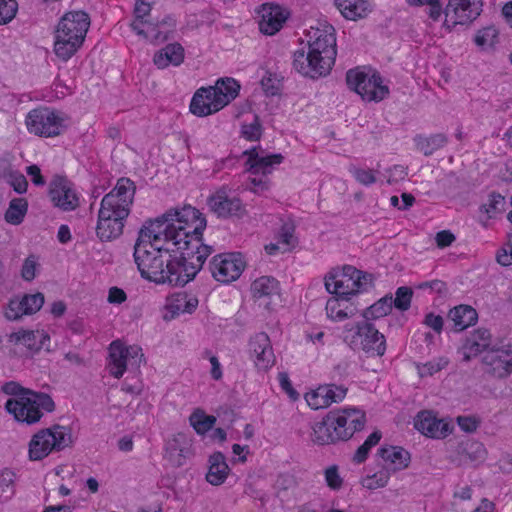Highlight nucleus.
Instances as JSON below:
<instances>
[{"instance_id": "obj_1", "label": "nucleus", "mask_w": 512, "mask_h": 512, "mask_svg": "<svg viewBox=\"0 0 512 512\" xmlns=\"http://www.w3.org/2000/svg\"><path fill=\"white\" fill-rule=\"evenodd\" d=\"M207 225L203 214L190 205L168 210L146 222L134 246L141 276L157 284L184 286L200 271L211 246L202 243Z\"/></svg>"}, {"instance_id": "obj_2", "label": "nucleus", "mask_w": 512, "mask_h": 512, "mask_svg": "<svg viewBox=\"0 0 512 512\" xmlns=\"http://www.w3.org/2000/svg\"><path fill=\"white\" fill-rule=\"evenodd\" d=\"M306 37L307 50L300 49L294 53V68L312 79L328 75L337 55L334 27L327 22H319L309 28Z\"/></svg>"}, {"instance_id": "obj_3", "label": "nucleus", "mask_w": 512, "mask_h": 512, "mask_svg": "<svg viewBox=\"0 0 512 512\" xmlns=\"http://www.w3.org/2000/svg\"><path fill=\"white\" fill-rule=\"evenodd\" d=\"M135 185L128 178H121L100 202L96 235L101 241H110L123 232L124 221L130 213L135 195Z\"/></svg>"}, {"instance_id": "obj_4", "label": "nucleus", "mask_w": 512, "mask_h": 512, "mask_svg": "<svg viewBox=\"0 0 512 512\" xmlns=\"http://www.w3.org/2000/svg\"><path fill=\"white\" fill-rule=\"evenodd\" d=\"M1 390L10 396L5 402V410L19 423L36 424L45 412L55 409L54 401L48 394L24 388L17 382H6Z\"/></svg>"}, {"instance_id": "obj_5", "label": "nucleus", "mask_w": 512, "mask_h": 512, "mask_svg": "<svg viewBox=\"0 0 512 512\" xmlns=\"http://www.w3.org/2000/svg\"><path fill=\"white\" fill-rule=\"evenodd\" d=\"M90 19L83 11L66 13L54 31L53 52L63 62L71 59L84 43Z\"/></svg>"}, {"instance_id": "obj_6", "label": "nucleus", "mask_w": 512, "mask_h": 512, "mask_svg": "<svg viewBox=\"0 0 512 512\" xmlns=\"http://www.w3.org/2000/svg\"><path fill=\"white\" fill-rule=\"evenodd\" d=\"M239 91L240 84L235 79H218L215 85L196 90L190 102V112L197 117L215 114L232 102Z\"/></svg>"}, {"instance_id": "obj_7", "label": "nucleus", "mask_w": 512, "mask_h": 512, "mask_svg": "<svg viewBox=\"0 0 512 512\" xmlns=\"http://www.w3.org/2000/svg\"><path fill=\"white\" fill-rule=\"evenodd\" d=\"M371 275L351 265L335 267L324 278L326 290L348 302L353 296L366 290Z\"/></svg>"}, {"instance_id": "obj_8", "label": "nucleus", "mask_w": 512, "mask_h": 512, "mask_svg": "<svg viewBox=\"0 0 512 512\" xmlns=\"http://www.w3.org/2000/svg\"><path fill=\"white\" fill-rule=\"evenodd\" d=\"M24 122L28 133L43 138H54L68 129L70 118L61 110L39 106L27 113Z\"/></svg>"}, {"instance_id": "obj_9", "label": "nucleus", "mask_w": 512, "mask_h": 512, "mask_svg": "<svg viewBox=\"0 0 512 512\" xmlns=\"http://www.w3.org/2000/svg\"><path fill=\"white\" fill-rule=\"evenodd\" d=\"M245 166L248 172L251 190L261 194L269 189L268 175L282 163L281 154H268L261 148H252L244 152Z\"/></svg>"}, {"instance_id": "obj_10", "label": "nucleus", "mask_w": 512, "mask_h": 512, "mask_svg": "<svg viewBox=\"0 0 512 512\" xmlns=\"http://www.w3.org/2000/svg\"><path fill=\"white\" fill-rule=\"evenodd\" d=\"M72 434L68 427L54 425L50 428L39 430L29 442V458L39 461L52 452L65 449L72 444Z\"/></svg>"}, {"instance_id": "obj_11", "label": "nucleus", "mask_w": 512, "mask_h": 512, "mask_svg": "<svg viewBox=\"0 0 512 512\" xmlns=\"http://www.w3.org/2000/svg\"><path fill=\"white\" fill-rule=\"evenodd\" d=\"M348 87L355 91L363 100L379 102L389 94V88L383 83L381 76L374 70L358 67L346 74Z\"/></svg>"}, {"instance_id": "obj_12", "label": "nucleus", "mask_w": 512, "mask_h": 512, "mask_svg": "<svg viewBox=\"0 0 512 512\" xmlns=\"http://www.w3.org/2000/svg\"><path fill=\"white\" fill-rule=\"evenodd\" d=\"M343 334L345 342L353 349H361L373 356H382L385 352L383 334L368 322L346 325Z\"/></svg>"}, {"instance_id": "obj_13", "label": "nucleus", "mask_w": 512, "mask_h": 512, "mask_svg": "<svg viewBox=\"0 0 512 512\" xmlns=\"http://www.w3.org/2000/svg\"><path fill=\"white\" fill-rule=\"evenodd\" d=\"M143 357L142 348L138 345H127L116 340L109 346L107 369L113 377L119 379L128 368L140 367Z\"/></svg>"}, {"instance_id": "obj_14", "label": "nucleus", "mask_w": 512, "mask_h": 512, "mask_svg": "<svg viewBox=\"0 0 512 512\" xmlns=\"http://www.w3.org/2000/svg\"><path fill=\"white\" fill-rule=\"evenodd\" d=\"M482 7V0H448L443 27L451 31L458 25H469L480 16Z\"/></svg>"}, {"instance_id": "obj_15", "label": "nucleus", "mask_w": 512, "mask_h": 512, "mask_svg": "<svg viewBox=\"0 0 512 512\" xmlns=\"http://www.w3.org/2000/svg\"><path fill=\"white\" fill-rule=\"evenodd\" d=\"M246 262L240 253H222L214 256L210 262L213 278L220 283L237 280L244 271Z\"/></svg>"}, {"instance_id": "obj_16", "label": "nucleus", "mask_w": 512, "mask_h": 512, "mask_svg": "<svg viewBox=\"0 0 512 512\" xmlns=\"http://www.w3.org/2000/svg\"><path fill=\"white\" fill-rule=\"evenodd\" d=\"M45 303L40 292L12 296L3 306V316L8 321H19L25 316L36 314Z\"/></svg>"}, {"instance_id": "obj_17", "label": "nucleus", "mask_w": 512, "mask_h": 512, "mask_svg": "<svg viewBox=\"0 0 512 512\" xmlns=\"http://www.w3.org/2000/svg\"><path fill=\"white\" fill-rule=\"evenodd\" d=\"M48 193L53 205L63 211H73L80 205L81 194L65 177H54L49 184Z\"/></svg>"}, {"instance_id": "obj_18", "label": "nucleus", "mask_w": 512, "mask_h": 512, "mask_svg": "<svg viewBox=\"0 0 512 512\" xmlns=\"http://www.w3.org/2000/svg\"><path fill=\"white\" fill-rule=\"evenodd\" d=\"M259 30L265 35L279 32L290 16L289 10L277 3L262 4L257 10Z\"/></svg>"}, {"instance_id": "obj_19", "label": "nucleus", "mask_w": 512, "mask_h": 512, "mask_svg": "<svg viewBox=\"0 0 512 512\" xmlns=\"http://www.w3.org/2000/svg\"><path fill=\"white\" fill-rule=\"evenodd\" d=\"M209 209L220 218L242 217L245 207L241 200L222 188L213 193L207 200Z\"/></svg>"}, {"instance_id": "obj_20", "label": "nucleus", "mask_w": 512, "mask_h": 512, "mask_svg": "<svg viewBox=\"0 0 512 512\" xmlns=\"http://www.w3.org/2000/svg\"><path fill=\"white\" fill-rule=\"evenodd\" d=\"M248 354L258 370L267 371L275 364L274 351L266 333H257L250 338Z\"/></svg>"}, {"instance_id": "obj_21", "label": "nucleus", "mask_w": 512, "mask_h": 512, "mask_svg": "<svg viewBox=\"0 0 512 512\" xmlns=\"http://www.w3.org/2000/svg\"><path fill=\"white\" fill-rule=\"evenodd\" d=\"M330 416L341 440L349 439L365 424V414L357 408H344Z\"/></svg>"}, {"instance_id": "obj_22", "label": "nucleus", "mask_w": 512, "mask_h": 512, "mask_svg": "<svg viewBox=\"0 0 512 512\" xmlns=\"http://www.w3.org/2000/svg\"><path fill=\"white\" fill-rule=\"evenodd\" d=\"M8 343L11 346H23L30 353L34 354L43 348H48L50 342L49 334L44 330L19 329L8 335Z\"/></svg>"}, {"instance_id": "obj_23", "label": "nucleus", "mask_w": 512, "mask_h": 512, "mask_svg": "<svg viewBox=\"0 0 512 512\" xmlns=\"http://www.w3.org/2000/svg\"><path fill=\"white\" fill-rule=\"evenodd\" d=\"M415 428L423 435L441 439L452 433L453 426L445 419H439L431 412H420L414 422Z\"/></svg>"}, {"instance_id": "obj_24", "label": "nucleus", "mask_w": 512, "mask_h": 512, "mask_svg": "<svg viewBox=\"0 0 512 512\" xmlns=\"http://www.w3.org/2000/svg\"><path fill=\"white\" fill-rule=\"evenodd\" d=\"M192 455V441L184 434L173 436L165 445V458L174 467L183 466Z\"/></svg>"}, {"instance_id": "obj_25", "label": "nucleus", "mask_w": 512, "mask_h": 512, "mask_svg": "<svg viewBox=\"0 0 512 512\" xmlns=\"http://www.w3.org/2000/svg\"><path fill=\"white\" fill-rule=\"evenodd\" d=\"M483 361L490 367L489 371L497 377H504L512 373V349L510 347L493 348L487 351Z\"/></svg>"}, {"instance_id": "obj_26", "label": "nucleus", "mask_w": 512, "mask_h": 512, "mask_svg": "<svg viewBox=\"0 0 512 512\" xmlns=\"http://www.w3.org/2000/svg\"><path fill=\"white\" fill-rule=\"evenodd\" d=\"M491 345V334L487 329L473 331L463 343L460 353L465 361L478 356L482 352L489 351Z\"/></svg>"}, {"instance_id": "obj_27", "label": "nucleus", "mask_w": 512, "mask_h": 512, "mask_svg": "<svg viewBox=\"0 0 512 512\" xmlns=\"http://www.w3.org/2000/svg\"><path fill=\"white\" fill-rule=\"evenodd\" d=\"M176 20L171 15H166L161 19L152 20L151 26L145 30L142 39L150 43H162L172 38L176 31Z\"/></svg>"}, {"instance_id": "obj_28", "label": "nucleus", "mask_w": 512, "mask_h": 512, "mask_svg": "<svg viewBox=\"0 0 512 512\" xmlns=\"http://www.w3.org/2000/svg\"><path fill=\"white\" fill-rule=\"evenodd\" d=\"M383 468L391 473L406 469L410 463V454L399 446L384 447L380 450Z\"/></svg>"}, {"instance_id": "obj_29", "label": "nucleus", "mask_w": 512, "mask_h": 512, "mask_svg": "<svg viewBox=\"0 0 512 512\" xmlns=\"http://www.w3.org/2000/svg\"><path fill=\"white\" fill-rule=\"evenodd\" d=\"M153 0H136L133 10V18L130 22L131 30L139 37H143L145 30L152 24L151 9Z\"/></svg>"}, {"instance_id": "obj_30", "label": "nucleus", "mask_w": 512, "mask_h": 512, "mask_svg": "<svg viewBox=\"0 0 512 512\" xmlns=\"http://www.w3.org/2000/svg\"><path fill=\"white\" fill-rule=\"evenodd\" d=\"M335 4L342 16L351 21L367 17L373 9L369 0H335Z\"/></svg>"}, {"instance_id": "obj_31", "label": "nucleus", "mask_w": 512, "mask_h": 512, "mask_svg": "<svg viewBox=\"0 0 512 512\" xmlns=\"http://www.w3.org/2000/svg\"><path fill=\"white\" fill-rule=\"evenodd\" d=\"M208 463L207 482L214 486L223 484L230 472L225 456L220 452H215L209 457Z\"/></svg>"}, {"instance_id": "obj_32", "label": "nucleus", "mask_w": 512, "mask_h": 512, "mask_svg": "<svg viewBox=\"0 0 512 512\" xmlns=\"http://www.w3.org/2000/svg\"><path fill=\"white\" fill-rule=\"evenodd\" d=\"M311 440L317 445H327L341 440L330 414L312 427Z\"/></svg>"}, {"instance_id": "obj_33", "label": "nucleus", "mask_w": 512, "mask_h": 512, "mask_svg": "<svg viewBox=\"0 0 512 512\" xmlns=\"http://www.w3.org/2000/svg\"><path fill=\"white\" fill-rule=\"evenodd\" d=\"M184 60V49L178 43L168 44L154 55V64L164 69L169 65L179 66Z\"/></svg>"}, {"instance_id": "obj_34", "label": "nucleus", "mask_w": 512, "mask_h": 512, "mask_svg": "<svg viewBox=\"0 0 512 512\" xmlns=\"http://www.w3.org/2000/svg\"><path fill=\"white\" fill-rule=\"evenodd\" d=\"M448 318L453 322L458 331H462L473 325L478 318L477 312L469 305H459L451 309Z\"/></svg>"}, {"instance_id": "obj_35", "label": "nucleus", "mask_w": 512, "mask_h": 512, "mask_svg": "<svg viewBox=\"0 0 512 512\" xmlns=\"http://www.w3.org/2000/svg\"><path fill=\"white\" fill-rule=\"evenodd\" d=\"M198 303L196 296L180 292L173 294L168 299L167 308L174 315L192 313L197 308Z\"/></svg>"}, {"instance_id": "obj_36", "label": "nucleus", "mask_w": 512, "mask_h": 512, "mask_svg": "<svg viewBox=\"0 0 512 512\" xmlns=\"http://www.w3.org/2000/svg\"><path fill=\"white\" fill-rule=\"evenodd\" d=\"M326 315L332 321L340 322L354 315V309L344 299L331 297L326 303Z\"/></svg>"}, {"instance_id": "obj_37", "label": "nucleus", "mask_w": 512, "mask_h": 512, "mask_svg": "<svg viewBox=\"0 0 512 512\" xmlns=\"http://www.w3.org/2000/svg\"><path fill=\"white\" fill-rule=\"evenodd\" d=\"M414 142L418 151L429 156L446 145L447 137L441 133L429 136L418 135L414 138Z\"/></svg>"}, {"instance_id": "obj_38", "label": "nucleus", "mask_w": 512, "mask_h": 512, "mask_svg": "<svg viewBox=\"0 0 512 512\" xmlns=\"http://www.w3.org/2000/svg\"><path fill=\"white\" fill-rule=\"evenodd\" d=\"M251 291L255 298L271 297L278 294V282L269 276H262L254 280Z\"/></svg>"}, {"instance_id": "obj_39", "label": "nucleus", "mask_w": 512, "mask_h": 512, "mask_svg": "<svg viewBox=\"0 0 512 512\" xmlns=\"http://www.w3.org/2000/svg\"><path fill=\"white\" fill-rule=\"evenodd\" d=\"M28 210V202L25 198H14L9 202L5 212V221L11 225H19L23 222Z\"/></svg>"}, {"instance_id": "obj_40", "label": "nucleus", "mask_w": 512, "mask_h": 512, "mask_svg": "<svg viewBox=\"0 0 512 512\" xmlns=\"http://www.w3.org/2000/svg\"><path fill=\"white\" fill-rule=\"evenodd\" d=\"M505 206L506 200L501 194L491 193L487 200L481 205L480 212L486 219H492L503 213Z\"/></svg>"}, {"instance_id": "obj_41", "label": "nucleus", "mask_w": 512, "mask_h": 512, "mask_svg": "<svg viewBox=\"0 0 512 512\" xmlns=\"http://www.w3.org/2000/svg\"><path fill=\"white\" fill-rule=\"evenodd\" d=\"M393 307L392 296H385L364 310L363 317L366 320H376L388 315Z\"/></svg>"}, {"instance_id": "obj_42", "label": "nucleus", "mask_w": 512, "mask_h": 512, "mask_svg": "<svg viewBox=\"0 0 512 512\" xmlns=\"http://www.w3.org/2000/svg\"><path fill=\"white\" fill-rule=\"evenodd\" d=\"M390 477V472L382 468L373 474L363 476L360 480V484L368 490H376L386 487L390 481Z\"/></svg>"}, {"instance_id": "obj_43", "label": "nucleus", "mask_w": 512, "mask_h": 512, "mask_svg": "<svg viewBox=\"0 0 512 512\" xmlns=\"http://www.w3.org/2000/svg\"><path fill=\"white\" fill-rule=\"evenodd\" d=\"M189 422L198 434H205L215 424L216 418L207 415L203 410L196 409L189 417Z\"/></svg>"}, {"instance_id": "obj_44", "label": "nucleus", "mask_w": 512, "mask_h": 512, "mask_svg": "<svg viewBox=\"0 0 512 512\" xmlns=\"http://www.w3.org/2000/svg\"><path fill=\"white\" fill-rule=\"evenodd\" d=\"M459 449L471 462H481L486 457V449L478 441H466L460 445Z\"/></svg>"}, {"instance_id": "obj_45", "label": "nucleus", "mask_w": 512, "mask_h": 512, "mask_svg": "<svg viewBox=\"0 0 512 512\" xmlns=\"http://www.w3.org/2000/svg\"><path fill=\"white\" fill-rule=\"evenodd\" d=\"M324 481L332 491H340L344 487V478L341 475L339 466L329 465L323 470Z\"/></svg>"}, {"instance_id": "obj_46", "label": "nucleus", "mask_w": 512, "mask_h": 512, "mask_svg": "<svg viewBox=\"0 0 512 512\" xmlns=\"http://www.w3.org/2000/svg\"><path fill=\"white\" fill-rule=\"evenodd\" d=\"M326 396L327 392H325L323 385H320L316 389L307 392L304 398L310 408L318 410L329 406Z\"/></svg>"}, {"instance_id": "obj_47", "label": "nucleus", "mask_w": 512, "mask_h": 512, "mask_svg": "<svg viewBox=\"0 0 512 512\" xmlns=\"http://www.w3.org/2000/svg\"><path fill=\"white\" fill-rule=\"evenodd\" d=\"M16 474L10 469L0 471V498L9 499L15 491Z\"/></svg>"}, {"instance_id": "obj_48", "label": "nucleus", "mask_w": 512, "mask_h": 512, "mask_svg": "<svg viewBox=\"0 0 512 512\" xmlns=\"http://www.w3.org/2000/svg\"><path fill=\"white\" fill-rule=\"evenodd\" d=\"M40 269L39 258L36 255H29L25 258L21 267V277L27 282L35 279Z\"/></svg>"}, {"instance_id": "obj_49", "label": "nucleus", "mask_w": 512, "mask_h": 512, "mask_svg": "<svg viewBox=\"0 0 512 512\" xmlns=\"http://www.w3.org/2000/svg\"><path fill=\"white\" fill-rule=\"evenodd\" d=\"M294 230V225L291 222H285L281 227L277 241L282 245V252L290 250L296 244Z\"/></svg>"}, {"instance_id": "obj_50", "label": "nucleus", "mask_w": 512, "mask_h": 512, "mask_svg": "<svg viewBox=\"0 0 512 512\" xmlns=\"http://www.w3.org/2000/svg\"><path fill=\"white\" fill-rule=\"evenodd\" d=\"M498 37V31L494 27H486L479 30L475 36V43L482 48L492 47Z\"/></svg>"}, {"instance_id": "obj_51", "label": "nucleus", "mask_w": 512, "mask_h": 512, "mask_svg": "<svg viewBox=\"0 0 512 512\" xmlns=\"http://www.w3.org/2000/svg\"><path fill=\"white\" fill-rule=\"evenodd\" d=\"M17 11L16 0H0V25L10 23L15 18Z\"/></svg>"}, {"instance_id": "obj_52", "label": "nucleus", "mask_w": 512, "mask_h": 512, "mask_svg": "<svg viewBox=\"0 0 512 512\" xmlns=\"http://www.w3.org/2000/svg\"><path fill=\"white\" fill-rule=\"evenodd\" d=\"M447 364V359L438 358L431 360L427 363L417 365V370L421 377H427L432 376L435 373L441 371L443 368L447 366Z\"/></svg>"}, {"instance_id": "obj_53", "label": "nucleus", "mask_w": 512, "mask_h": 512, "mask_svg": "<svg viewBox=\"0 0 512 512\" xmlns=\"http://www.w3.org/2000/svg\"><path fill=\"white\" fill-rule=\"evenodd\" d=\"M412 290L408 287H399L393 299V305L401 311H406L411 305Z\"/></svg>"}, {"instance_id": "obj_54", "label": "nucleus", "mask_w": 512, "mask_h": 512, "mask_svg": "<svg viewBox=\"0 0 512 512\" xmlns=\"http://www.w3.org/2000/svg\"><path fill=\"white\" fill-rule=\"evenodd\" d=\"M325 392H327L326 400H328V405L330 406L333 403L341 402L347 394V388L340 385L335 384H327L323 385Z\"/></svg>"}, {"instance_id": "obj_55", "label": "nucleus", "mask_w": 512, "mask_h": 512, "mask_svg": "<svg viewBox=\"0 0 512 512\" xmlns=\"http://www.w3.org/2000/svg\"><path fill=\"white\" fill-rule=\"evenodd\" d=\"M496 259L502 266L512 265V234L507 237V240L498 250Z\"/></svg>"}, {"instance_id": "obj_56", "label": "nucleus", "mask_w": 512, "mask_h": 512, "mask_svg": "<svg viewBox=\"0 0 512 512\" xmlns=\"http://www.w3.org/2000/svg\"><path fill=\"white\" fill-rule=\"evenodd\" d=\"M277 378L282 391L287 394L290 400L297 401L300 395L293 387L289 375L286 372H280Z\"/></svg>"}, {"instance_id": "obj_57", "label": "nucleus", "mask_w": 512, "mask_h": 512, "mask_svg": "<svg viewBox=\"0 0 512 512\" xmlns=\"http://www.w3.org/2000/svg\"><path fill=\"white\" fill-rule=\"evenodd\" d=\"M354 178L363 185H371L376 182V173L370 169L355 168L352 171Z\"/></svg>"}, {"instance_id": "obj_58", "label": "nucleus", "mask_w": 512, "mask_h": 512, "mask_svg": "<svg viewBox=\"0 0 512 512\" xmlns=\"http://www.w3.org/2000/svg\"><path fill=\"white\" fill-rule=\"evenodd\" d=\"M242 135L250 141L258 140L261 136V126L257 119L250 124H244L242 126Z\"/></svg>"}, {"instance_id": "obj_59", "label": "nucleus", "mask_w": 512, "mask_h": 512, "mask_svg": "<svg viewBox=\"0 0 512 512\" xmlns=\"http://www.w3.org/2000/svg\"><path fill=\"white\" fill-rule=\"evenodd\" d=\"M457 423L460 429L466 433L475 432L479 426V420L474 416H458Z\"/></svg>"}, {"instance_id": "obj_60", "label": "nucleus", "mask_w": 512, "mask_h": 512, "mask_svg": "<svg viewBox=\"0 0 512 512\" xmlns=\"http://www.w3.org/2000/svg\"><path fill=\"white\" fill-rule=\"evenodd\" d=\"M127 300L126 292L119 287H111L108 290L107 301L112 305H120Z\"/></svg>"}, {"instance_id": "obj_61", "label": "nucleus", "mask_w": 512, "mask_h": 512, "mask_svg": "<svg viewBox=\"0 0 512 512\" xmlns=\"http://www.w3.org/2000/svg\"><path fill=\"white\" fill-rule=\"evenodd\" d=\"M386 173H387V182L389 184L403 180L407 175L406 168L401 165H395V166L389 168Z\"/></svg>"}, {"instance_id": "obj_62", "label": "nucleus", "mask_w": 512, "mask_h": 512, "mask_svg": "<svg viewBox=\"0 0 512 512\" xmlns=\"http://www.w3.org/2000/svg\"><path fill=\"white\" fill-rule=\"evenodd\" d=\"M424 324L431 329H433L436 333H440L443 328V318L440 315H435L433 313H428L424 318Z\"/></svg>"}, {"instance_id": "obj_63", "label": "nucleus", "mask_w": 512, "mask_h": 512, "mask_svg": "<svg viewBox=\"0 0 512 512\" xmlns=\"http://www.w3.org/2000/svg\"><path fill=\"white\" fill-rule=\"evenodd\" d=\"M26 173L30 177L32 183L36 186H44L45 180L41 174L39 166L33 164L26 168Z\"/></svg>"}, {"instance_id": "obj_64", "label": "nucleus", "mask_w": 512, "mask_h": 512, "mask_svg": "<svg viewBox=\"0 0 512 512\" xmlns=\"http://www.w3.org/2000/svg\"><path fill=\"white\" fill-rule=\"evenodd\" d=\"M11 185L17 193H25L27 191L28 182L24 175L15 174L11 176Z\"/></svg>"}]
</instances>
